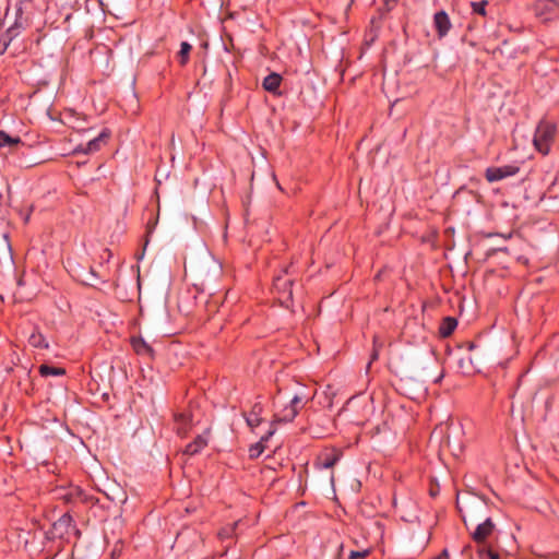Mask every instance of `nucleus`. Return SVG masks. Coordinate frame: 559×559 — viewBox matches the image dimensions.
Here are the masks:
<instances>
[{"mask_svg": "<svg viewBox=\"0 0 559 559\" xmlns=\"http://www.w3.org/2000/svg\"><path fill=\"white\" fill-rule=\"evenodd\" d=\"M191 50H192L191 44H189L186 40L180 43V49L177 52V59L181 66H186L189 62Z\"/></svg>", "mask_w": 559, "mask_h": 559, "instance_id": "nucleus-19", "label": "nucleus"}, {"mask_svg": "<svg viewBox=\"0 0 559 559\" xmlns=\"http://www.w3.org/2000/svg\"><path fill=\"white\" fill-rule=\"evenodd\" d=\"M207 445V438L204 435H198L192 442L186 445L183 454L195 455Z\"/></svg>", "mask_w": 559, "mask_h": 559, "instance_id": "nucleus-13", "label": "nucleus"}, {"mask_svg": "<svg viewBox=\"0 0 559 559\" xmlns=\"http://www.w3.org/2000/svg\"><path fill=\"white\" fill-rule=\"evenodd\" d=\"M388 10H392L399 0H383Z\"/></svg>", "mask_w": 559, "mask_h": 559, "instance_id": "nucleus-29", "label": "nucleus"}, {"mask_svg": "<svg viewBox=\"0 0 559 559\" xmlns=\"http://www.w3.org/2000/svg\"><path fill=\"white\" fill-rule=\"evenodd\" d=\"M368 554H369V551H368V550H365V551H356V550H352V551L349 552L348 558H349V559H360V558L366 557Z\"/></svg>", "mask_w": 559, "mask_h": 559, "instance_id": "nucleus-26", "label": "nucleus"}, {"mask_svg": "<svg viewBox=\"0 0 559 559\" xmlns=\"http://www.w3.org/2000/svg\"><path fill=\"white\" fill-rule=\"evenodd\" d=\"M28 344L34 348L47 349L49 347L45 336L39 331H34L28 337Z\"/></svg>", "mask_w": 559, "mask_h": 559, "instance_id": "nucleus-18", "label": "nucleus"}, {"mask_svg": "<svg viewBox=\"0 0 559 559\" xmlns=\"http://www.w3.org/2000/svg\"><path fill=\"white\" fill-rule=\"evenodd\" d=\"M83 490L80 487H71L67 491V493L63 496V499L67 502H76L79 501V497H82Z\"/></svg>", "mask_w": 559, "mask_h": 559, "instance_id": "nucleus-22", "label": "nucleus"}, {"mask_svg": "<svg viewBox=\"0 0 559 559\" xmlns=\"http://www.w3.org/2000/svg\"><path fill=\"white\" fill-rule=\"evenodd\" d=\"M20 144H22L20 136H11L5 131L0 130V148L8 147L10 151H13Z\"/></svg>", "mask_w": 559, "mask_h": 559, "instance_id": "nucleus-15", "label": "nucleus"}, {"mask_svg": "<svg viewBox=\"0 0 559 559\" xmlns=\"http://www.w3.org/2000/svg\"><path fill=\"white\" fill-rule=\"evenodd\" d=\"M372 360L377 359L378 358V353L374 350L372 356H371Z\"/></svg>", "mask_w": 559, "mask_h": 559, "instance_id": "nucleus-31", "label": "nucleus"}, {"mask_svg": "<svg viewBox=\"0 0 559 559\" xmlns=\"http://www.w3.org/2000/svg\"><path fill=\"white\" fill-rule=\"evenodd\" d=\"M301 403V397L295 395L288 405H285L282 409H278L274 414L273 424L275 423H292L299 412V404Z\"/></svg>", "mask_w": 559, "mask_h": 559, "instance_id": "nucleus-3", "label": "nucleus"}, {"mask_svg": "<svg viewBox=\"0 0 559 559\" xmlns=\"http://www.w3.org/2000/svg\"><path fill=\"white\" fill-rule=\"evenodd\" d=\"M79 501L81 502H85V503H94L95 502V499L93 496H90L87 495L84 490H83V495L82 497H79Z\"/></svg>", "mask_w": 559, "mask_h": 559, "instance_id": "nucleus-27", "label": "nucleus"}, {"mask_svg": "<svg viewBox=\"0 0 559 559\" xmlns=\"http://www.w3.org/2000/svg\"><path fill=\"white\" fill-rule=\"evenodd\" d=\"M274 433V429L270 430L266 436L262 437L260 442H258L255 445L251 447L249 450L250 457H258L264 450V447L262 444L263 441H267L269 438Z\"/></svg>", "mask_w": 559, "mask_h": 559, "instance_id": "nucleus-21", "label": "nucleus"}, {"mask_svg": "<svg viewBox=\"0 0 559 559\" xmlns=\"http://www.w3.org/2000/svg\"><path fill=\"white\" fill-rule=\"evenodd\" d=\"M235 526H236V523L231 526H226V527H223L219 532H218V536L221 539H226V538H230L234 534V531H235Z\"/></svg>", "mask_w": 559, "mask_h": 559, "instance_id": "nucleus-25", "label": "nucleus"}, {"mask_svg": "<svg viewBox=\"0 0 559 559\" xmlns=\"http://www.w3.org/2000/svg\"><path fill=\"white\" fill-rule=\"evenodd\" d=\"M71 521H72L71 516H69V515H63V516L59 520V522H58V523H59L60 525H63V524H64V525H69V524L71 523Z\"/></svg>", "mask_w": 559, "mask_h": 559, "instance_id": "nucleus-28", "label": "nucleus"}, {"mask_svg": "<svg viewBox=\"0 0 559 559\" xmlns=\"http://www.w3.org/2000/svg\"><path fill=\"white\" fill-rule=\"evenodd\" d=\"M342 452L337 449H331L322 452L316 460L314 465L319 469H329L340 461Z\"/></svg>", "mask_w": 559, "mask_h": 559, "instance_id": "nucleus-6", "label": "nucleus"}, {"mask_svg": "<svg viewBox=\"0 0 559 559\" xmlns=\"http://www.w3.org/2000/svg\"><path fill=\"white\" fill-rule=\"evenodd\" d=\"M520 167L516 165H503L500 167H488L485 170V178L488 182H496L519 174Z\"/></svg>", "mask_w": 559, "mask_h": 559, "instance_id": "nucleus-5", "label": "nucleus"}, {"mask_svg": "<svg viewBox=\"0 0 559 559\" xmlns=\"http://www.w3.org/2000/svg\"><path fill=\"white\" fill-rule=\"evenodd\" d=\"M33 7V0H16L15 9V27H22L28 20Z\"/></svg>", "mask_w": 559, "mask_h": 559, "instance_id": "nucleus-7", "label": "nucleus"}, {"mask_svg": "<svg viewBox=\"0 0 559 559\" xmlns=\"http://www.w3.org/2000/svg\"><path fill=\"white\" fill-rule=\"evenodd\" d=\"M281 83H282V76L276 72H272L263 79L262 86L265 91H267L270 93L280 94L278 90H280Z\"/></svg>", "mask_w": 559, "mask_h": 559, "instance_id": "nucleus-14", "label": "nucleus"}, {"mask_svg": "<svg viewBox=\"0 0 559 559\" xmlns=\"http://www.w3.org/2000/svg\"><path fill=\"white\" fill-rule=\"evenodd\" d=\"M472 348H474V344L473 343L469 344V349H472Z\"/></svg>", "mask_w": 559, "mask_h": 559, "instance_id": "nucleus-33", "label": "nucleus"}, {"mask_svg": "<svg viewBox=\"0 0 559 559\" xmlns=\"http://www.w3.org/2000/svg\"><path fill=\"white\" fill-rule=\"evenodd\" d=\"M557 127L555 123L546 120L539 121L535 130L533 143L535 148L543 155H547L550 145L555 140Z\"/></svg>", "mask_w": 559, "mask_h": 559, "instance_id": "nucleus-1", "label": "nucleus"}, {"mask_svg": "<svg viewBox=\"0 0 559 559\" xmlns=\"http://www.w3.org/2000/svg\"><path fill=\"white\" fill-rule=\"evenodd\" d=\"M193 417L191 413L177 415V435L186 433L192 427Z\"/></svg>", "mask_w": 559, "mask_h": 559, "instance_id": "nucleus-17", "label": "nucleus"}, {"mask_svg": "<svg viewBox=\"0 0 559 559\" xmlns=\"http://www.w3.org/2000/svg\"><path fill=\"white\" fill-rule=\"evenodd\" d=\"M130 344L132 349L140 356L152 357L153 348L142 336H131Z\"/></svg>", "mask_w": 559, "mask_h": 559, "instance_id": "nucleus-10", "label": "nucleus"}, {"mask_svg": "<svg viewBox=\"0 0 559 559\" xmlns=\"http://www.w3.org/2000/svg\"><path fill=\"white\" fill-rule=\"evenodd\" d=\"M478 556L480 559H500V556L498 552L493 551L492 549L486 548V547H479Z\"/></svg>", "mask_w": 559, "mask_h": 559, "instance_id": "nucleus-24", "label": "nucleus"}, {"mask_svg": "<svg viewBox=\"0 0 559 559\" xmlns=\"http://www.w3.org/2000/svg\"><path fill=\"white\" fill-rule=\"evenodd\" d=\"M110 136V132L107 129H104L97 136L88 140L86 144H80L74 148V153L76 154H93L98 152L103 145H105Z\"/></svg>", "mask_w": 559, "mask_h": 559, "instance_id": "nucleus-4", "label": "nucleus"}, {"mask_svg": "<svg viewBox=\"0 0 559 559\" xmlns=\"http://www.w3.org/2000/svg\"><path fill=\"white\" fill-rule=\"evenodd\" d=\"M433 24L440 37L445 36L451 28V22L445 11H439L435 14Z\"/></svg>", "mask_w": 559, "mask_h": 559, "instance_id": "nucleus-9", "label": "nucleus"}, {"mask_svg": "<svg viewBox=\"0 0 559 559\" xmlns=\"http://www.w3.org/2000/svg\"><path fill=\"white\" fill-rule=\"evenodd\" d=\"M495 523L490 518H487L484 522L479 523L475 531L472 533V538L475 543L481 544L492 534L495 531Z\"/></svg>", "mask_w": 559, "mask_h": 559, "instance_id": "nucleus-8", "label": "nucleus"}, {"mask_svg": "<svg viewBox=\"0 0 559 559\" xmlns=\"http://www.w3.org/2000/svg\"><path fill=\"white\" fill-rule=\"evenodd\" d=\"M457 326V321L453 317H445L442 319L439 326V334L442 337H449Z\"/></svg>", "mask_w": 559, "mask_h": 559, "instance_id": "nucleus-16", "label": "nucleus"}, {"mask_svg": "<svg viewBox=\"0 0 559 559\" xmlns=\"http://www.w3.org/2000/svg\"><path fill=\"white\" fill-rule=\"evenodd\" d=\"M292 286H293V280H290V278L284 277L282 275L276 276L274 278V288L280 294H282V296L286 300L292 299V296H293Z\"/></svg>", "mask_w": 559, "mask_h": 559, "instance_id": "nucleus-11", "label": "nucleus"}, {"mask_svg": "<svg viewBox=\"0 0 559 559\" xmlns=\"http://www.w3.org/2000/svg\"><path fill=\"white\" fill-rule=\"evenodd\" d=\"M488 4V1L487 0H481L479 2H471V7H472V10H473V13H476V14H479L481 16H485L486 15V7Z\"/></svg>", "mask_w": 559, "mask_h": 559, "instance_id": "nucleus-23", "label": "nucleus"}, {"mask_svg": "<svg viewBox=\"0 0 559 559\" xmlns=\"http://www.w3.org/2000/svg\"><path fill=\"white\" fill-rule=\"evenodd\" d=\"M263 412V406L260 402H257L251 407L249 414H243L247 425L250 428H257L262 423L261 414Z\"/></svg>", "mask_w": 559, "mask_h": 559, "instance_id": "nucleus-12", "label": "nucleus"}, {"mask_svg": "<svg viewBox=\"0 0 559 559\" xmlns=\"http://www.w3.org/2000/svg\"><path fill=\"white\" fill-rule=\"evenodd\" d=\"M534 13L542 22H549L558 19L559 0H535Z\"/></svg>", "mask_w": 559, "mask_h": 559, "instance_id": "nucleus-2", "label": "nucleus"}, {"mask_svg": "<svg viewBox=\"0 0 559 559\" xmlns=\"http://www.w3.org/2000/svg\"><path fill=\"white\" fill-rule=\"evenodd\" d=\"M38 372L41 377H59L66 373V370L61 367H55L49 365H40Z\"/></svg>", "mask_w": 559, "mask_h": 559, "instance_id": "nucleus-20", "label": "nucleus"}, {"mask_svg": "<svg viewBox=\"0 0 559 559\" xmlns=\"http://www.w3.org/2000/svg\"><path fill=\"white\" fill-rule=\"evenodd\" d=\"M152 226L150 225V223H147V234H150L152 231Z\"/></svg>", "mask_w": 559, "mask_h": 559, "instance_id": "nucleus-32", "label": "nucleus"}, {"mask_svg": "<svg viewBox=\"0 0 559 559\" xmlns=\"http://www.w3.org/2000/svg\"><path fill=\"white\" fill-rule=\"evenodd\" d=\"M449 552L447 549H443L442 552L436 559H448Z\"/></svg>", "mask_w": 559, "mask_h": 559, "instance_id": "nucleus-30", "label": "nucleus"}]
</instances>
